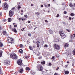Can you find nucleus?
<instances>
[{
    "instance_id": "obj_1",
    "label": "nucleus",
    "mask_w": 75,
    "mask_h": 75,
    "mask_svg": "<svg viewBox=\"0 0 75 75\" xmlns=\"http://www.w3.org/2000/svg\"><path fill=\"white\" fill-rule=\"evenodd\" d=\"M10 57L14 60H16V59H17V58H18V56L16 55V54L14 53L10 55Z\"/></svg>"
},
{
    "instance_id": "obj_2",
    "label": "nucleus",
    "mask_w": 75,
    "mask_h": 75,
    "mask_svg": "<svg viewBox=\"0 0 75 75\" xmlns=\"http://www.w3.org/2000/svg\"><path fill=\"white\" fill-rule=\"evenodd\" d=\"M60 47L58 45H57L56 44H54V48L55 50H59Z\"/></svg>"
},
{
    "instance_id": "obj_3",
    "label": "nucleus",
    "mask_w": 75,
    "mask_h": 75,
    "mask_svg": "<svg viewBox=\"0 0 75 75\" xmlns=\"http://www.w3.org/2000/svg\"><path fill=\"white\" fill-rule=\"evenodd\" d=\"M60 35L62 38H64L65 37V35L63 32H61Z\"/></svg>"
},
{
    "instance_id": "obj_4",
    "label": "nucleus",
    "mask_w": 75,
    "mask_h": 75,
    "mask_svg": "<svg viewBox=\"0 0 75 75\" xmlns=\"http://www.w3.org/2000/svg\"><path fill=\"white\" fill-rule=\"evenodd\" d=\"M4 63L5 65L8 66V65H9V64L10 63V62L9 61H8V60H5Z\"/></svg>"
},
{
    "instance_id": "obj_5",
    "label": "nucleus",
    "mask_w": 75,
    "mask_h": 75,
    "mask_svg": "<svg viewBox=\"0 0 75 75\" xmlns=\"http://www.w3.org/2000/svg\"><path fill=\"white\" fill-rule=\"evenodd\" d=\"M13 12L11 11H10L9 12V16L10 17H12L13 16Z\"/></svg>"
},
{
    "instance_id": "obj_6",
    "label": "nucleus",
    "mask_w": 75,
    "mask_h": 75,
    "mask_svg": "<svg viewBox=\"0 0 75 75\" xmlns=\"http://www.w3.org/2000/svg\"><path fill=\"white\" fill-rule=\"evenodd\" d=\"M17 63L19 65H22V60H21L20 59L18 61H17Z\"/></svg>"
},
{
    "instance_id": "obj_7",
    "label": "nucleus",
    "mask_w": 75,
    "mask_h": 75,
    "mask_svg": "<svg viewBox=\"0 0 75 75\" xmlns=\"http://www.w3.org/2000/svg\"><path fill=\"white\" fill-rule=\"evenodd\" d=\"M4 6L6 9L5 10H7L8 9V5H7V4L6 3H4Z\"/></svg>"
},
{
    "instance_id": "obj_8",
    "label": "nucleus",
    "mask_w": 75,
    "mask_h": 75,
    "mask_svg": "<svg viewBox=\"0 0 75 75\" xmlns=\"http://www.w3.org/2000/svg\"><path fill=\"white\" fill-rule=\"evenodd\" d=\"M2 33L3 34V35H5V36H8V34H7V32H6V31H3Z\"/></svg>"
},
{
    "instance_id": "obj_9",
    "label": "nucleus",
    "mask_w": 75,
    "mask_h": 75,
    "mask_svg": "<svg viewBox=\"0 0 75 75\" xmlns=\"http://www.w3.org/2000/svg\"><path fill=\"white\" fill-rule=\"evenodd\" d=\"M8 41L9 43L13 42V39L12 38H10L8 39Z\"/></svg>"
},
{
    "instance_id": "obj_10",
    "label": "nucleus",
    "mask_w": 75,
    "mask_h": 75,
    "mask_svg": "<svg viewBox=\"0 0 75 75\" xmlns=\"http://www.w3.org/2000/svg\"><path fill=\"white\" fill-rule=\"evenodd\" d=\"M74 37H75V34H73V36L71 35L70 36V38L72 40H73V39H74Z\"/></svg>"
},
{
    "instance_id": "obj_11",
    "label": "nucleus",
    "mask_w": 75,
    "mask_h": 75,
    "mask_svg": "<svg viewBox=\"0 0 75 75\" xmlns=\"http://www.w3.org/2000/svg\"><path fill=\"white\" fill-rule=\"evenodd\" d=\"M12 30L13 31H14L15 33H17V31L16 29V28H12Z\"/></svg>"
},
{
    "instance_id": "obj_12",
    "label": "nucleus",
    "mask_w": 75,
    "mask_h": 75,
    "mask_svg": "<svg viewBox=\"0 0 75 75\" xmlns=\"http://www.w3.org/2000/svg\"><path fill=\"white\" fill-rule=\"evenodd\" d=\"M40 71H42L43 69V68H42V66H40Z\"/></svg>"
},
{
    "instance_id": "obj_13",
    "label": "nucleus",
    "mask_w": 75,
    "mask_h": 75,
    "mask_svg": "<svg viewBox=\"0 0 75 75\" xmlns=\"http://www.w3.org/2000/svg\"><path fill=\"white\" fill-rule=\"evenodd\" d=\"M19 72L20 73H23V69H21L19 70Z\"/></svg>"
},
{
    "instance_id": "obj_14",
    "label": "nucleus",
    "mask_w": 75,
    "mask_h": 75,
    "mask_svg": "<svg viewBox=\"0 0 75 75\" xmlns=\"http://www.w3.org/2000/svg\"><path fill=\"white\" fill-rule=\"evenodd\" d=\"M68 45H69L68 43H66L64 45L65 48H66V47H67L68 46Z\"/></svg>"
},
{
    "instance_id": "obj_15",
    "label": "nucleus",
    "mask_w": 75,
    "mask_h": 75,
    "mask_svg": "<svg viewBox=\"0 0 75 75\" xmlns=\"http://www.w3.org/2000/svg\"><path fill=\"white\" fill-rule=\"evenodd\" d=\"M3 43L2 42H0V47H3Z\"/></svg>"
},
{
    "instance_id": "obj_16",
    "label": "nucleus",
    "mask_w": 75,
    "mask_h": 75,
    "mask_svg": "<svg viewBox=\"0 0 75 75\" xmlns=\"http://www.w3.org/2000/svg\"><path fill=\"white\" fill-rule=\"evenodd\" d=\"M18 10H20V8H21V7L20 6V5H18Z\"/></svg>"
},
{
    "instance_id": "obj_17",
    "label": "nucleus",
    "mask_w": 75,
    "mask_h": 75,
    "mask_svg": "<svg viewBox=\"0 0 75 75\" xmlns=\"http://www.w3.org/2000/svg\"><path fill=\"white\" fill-rule=\"evenodd\" d=\"M70 16H75V14L73 13H71L70 14Z\"/></svg>"
},
{
    "instance_id": "obj_18",
    "label": "nucleus",
    "mask_w": 75,
    "mask_h": 75,
    "mask_svg": "<svg viewBox=\"0 0 75 75\" xmlns=\"http://www.w3.org/2000/svg\"><path fill=\"white\" fill-rule=\"evenodd\" d=\"M69 72L68 71H66L65 72V74H69Z\"/></svg>"
},
{
    "instance_id": "obj_19",
    "label": "nucleus",
    "mask_w": 75,
    "mask_h": 75,
    "mask_svg": "<svg viewBox=\"0 0 75 75\" xmlns=\"http://www.w3.org/2000/svg\"><path fill=\"white\" fill-rule=\"evenodd\" d=\"M19 52L20 53H23V50L22 49H20L19 50Z\"/></svg>"
},
{
    "instance_id": "obj_20",
    "label": "nucleus",
    "mask_w": 75,
    "mask_h": 75,
    "mask_svg": "<svg viewBox=\"0 0 75 75\" xmlns=\"http://www.w3.org/2000/svg\"><path fill=\"white\" fill-rule=\"evenodd\" d=\"M52 61H54L55 59V57L53 56L52 58Z\"/></svg>"
},
{
    "instance_id": "obj_21",
    "label": "nucleus",
    "mask_w": 75,
    "mask_h": 75,
    "mask_svg": "<svg viewBox=\"0 0 75 75\" xmlns=\"http://www.w3.org/2000/svg\"><path fill=\"white\" fill-rule=\"evenodd\" d=\"M41 64H42V65H44L45 64V61H44V62H41Z\"/></svg>"
},
{
    "instance_id": "obj_22",
    "label": "nucleus",
    "mask_w": 75,
    "mask_h": 75,
    "mask_svg": "<svg viewBox=\"0 0 75 75\" xmlns=\"http://www.w3.org/2000/svg\"><path fill=\"white\" fill-rule=\"evenodd\" d=\"M8 22H11V18H8Z\"/></svg>"
},
{
    "instance_id": "obj_23",
    "label": "nucleus",
    "mask_w": 75,
    "mask_h": 75,
    "mask_svg": "<svg viewBox=\"0 0 75 75\" xmlns=\"http://www.w3.org/2000/svg\"><path fill=\"white\" fill-rule=\"evenodd\" d=\"M0 74H2V71H1V67H0Z\"/></svg>"
},
{
    "instance_id": "obj_24",
    "label": "nucleus",
    "mask_w": 75,
    "mask_h": 75,
    "mask_svg": "<svg viewBox=\"0 0 75 75\" xmlns=\"http://www.w3.org/2000/svg\"><path fill=\"white\" fill-rule=\"evenodd\" d=\"M26 70H28V71H30V68H29V67H27L26 68Z\"/></svg>"
},
{
    "instance_id": "obj_25",
    "label": "nucleus",
    "mask_w": 75,
    "mask_h": 75,
    "mask_svg": "<svg viewBox=\"0 0 75 75\" xmlns=\"http://www.w3.org/2000/svg\"><path fill=\"white\" fill-rule=\"evenodd\" d=\"M20 47H21V48H23V47H24V46H23V45L22 44H21L20 45Z\"/></svg>"
},
{
    "instance_id": "obj_26",
    "label": "nucleus",
    "mask_w": 75,
    "mask_h": 75,
    "mask_svg": "<svg viewBox=\"0 0 75 75\" xmlns=\"http://www.w3.org/2000/svg\"><path fill=\"white\" fill-rule=\"evenodd\" d=\"M49 33L50 34H52V33H53V32H52V30H50L49 31Z\"/></svg>"
},
{
    "instance_id": "obj_27",
    "label": "nucleus",
    "mask_w": 75,
    "mask_h": 75,
    "mask_svg": "<svg viewBox=\"0 0 75 75\" xmlns=\"http://www.w3.org/2000/svg\"><path fill=\"white\" fill-rule=\"evenodd\" d=\"M45 54L47 55H48V53L46 52V51H45Z\"/></svg>"
},
{
    "instance_id": "obj_28",
    "label": "nucleus",
    "mask_w": 75,
    "mask_h": 75,
    "mask_svg": "<svg viewBox=\"0 0 75 75\" xmlns=\"http://www.w3.org/2000/svg\"><path fill=\"white\" fill-rule=\"evenodd\" d=\"M66 30L67 31H68V32H69V33L71 31V30H70L67 29Z\"/></svg>"
},
{
    "instance_id": "obj_29",
    "label": "nucleus",
    "mask_w": 75,
    "mask_h": 75,
    "mask_svg": "<svg viewBox=\"0 0 75 75\" xmlns=\"http://www.w3.org/2000/svg\"><path fill=\"white\" fill-rule=\"evenodd\" d=\"M1 55H2V53L1 52H0V57H1Z\"/></svg>"
},
{
    "instance_id": "obj_30",
    "label": "nucleus",
    "mask_w": 75,
    "mask_h": 75,
    "mask_svg": "<svg viewBox=\"0 0 75 75\" xmlns=\"http://www.w3.org/2000/svg\"><path fill=\"white\" fill-rule=\"evenodd\" d=\"M75 50H74V51H73V54L74 55H75Z\"/></svg>"
},
{
    "instance_id": "obj_31",
    "label": "nucleus",
    "mask_w": 75,
    "mask_h": 75,
    "mask_svg": "<svg viewBox=\"0 0 75 75\" xmlns=\"http://www.w3.org/2000/svg\"><path fill=\"white\" fill-rule=\"evenodd\" d=\"M44 6H45V7H47V4H44Z\"/></svg>"
},
{
    "instance_id": "obj_32",
    "label": "nucleus",
    "mask_w": 75,
    "mask_h": 75,
    "mask_svg": "<svg viewBox=\"0 0 75 75\" xmlns=\"http://www.w3.org/2000/svg\"><path fill=\"white\" fill-rule=\"evenodd\" d=\"M69 6L70 7H73V6L72 5V4H70L69 5Z\"/></svg>"
},
{
    "instance_id": "obj_33",
    "label": "nucleus",
    "mask_w": 75,
    "mask_h": 75,
    "mask_svg": "<svg viewBox=\"0 0 75 75\" xmlns=\"http://www.w3.org/2000/svg\"><path fill=\"white\" fill-rule=\"evenodd\" d=\"M21 12L22 13H21V15H23V11L22 10H21Z\"/></svg>"
},
{
    "instance_id": "obj_34",
    "label": "nucleus",
    "mask_w": 75,
    "mask_h": 75,
    "mask_svg": "<svg viewBox=\"0 0 75 75\" xmlns=\"http://www.w3.org/2000/svg\"><path fill=\"white\" fill-rule=\"evenodd\" d=\"M59 17V14H57L56 16V17Z\"/></svg>"
},
{
    "instance_id": "obj_35",
    "label": "nucleus",
    "mask_w": 75,
    "mask_h": 75,
    "mask_svg": "<svg viewBox=\"0 0 75 75\" xmlns=\"http://www.w3.org/2000/svg\"><path fill=\"white\" fill-rule=\"evenodd\" d=\"M45 47H48V45H45L44 46Z\"/></svg>"
},
{
    "instance_id": "obj_36",
    "label": "nucleus",
    "mask_w": 75,
    "mask_h": 75,
    "mask_svg": "<svg viewBox=\"0 0 75 75\" xmlns=\"http://www.w3.org/2000/svg\"><path fill=\"white\" fill-rule=\"evenodd\" d=\"M28 34V36H29V37H30L31 36V33H29Z\"/></svg>"
},
{
    "instance_id": "obj_37",
    "label": "nucleus",
    "mask_w": 75,
    "mask_h": 75,
    "mask_svg": "<svg viewBox=\"0 0 75 75\" xmlns=\"http://www.w3.org/2000/svg\"><path fill=\"white\" fill-rule=\"evenodd\" d=\"M36 43L38 44L40 43V42H39V41H37Z\"/></svg>"
},
{
    "instance_id": "obj_38",
    "label": "nucleus",
    "mask_w": 75,
    "mask_h": 75,
    "mask_svg": "<svg viewBox=\"0 0 75 75\" xmlns=\"http://www.w3.org/2000/svg\"><path fill=\"white\" fill-rule=\"evenodd\" d=\"M25 58H29V57L28 56H26L25 57Z\"/></svg>"
},
{
    "instance_id": "obj_39",
    "label": "nucleus",
    "mask_w": 75,
    "mask_h": 75,
    "mask_svg": "<svg viewBox=\"0 0 75 75\" xmlns=\"http://www.w3.org/2000/svg\"><path fill=\"white\" fill-rule=\"evenodd\" d=\"M35 14H38V15H39V14H40V13H39L38 12H37V13H35Z\"/></svg>"
},
{
    "instance_id": "obj_40",
    "label": "nucleus",
    "mask_w": 75,
    "mask_h": 75,
    "mask_svg": "<svg viewBox=\"0 0 75 75\" xmlns=\"http://www.w3.org/2000/svg\"><path fill=\"white\" fill-rule=\"evenodd\" d=\"M24 17H25V18H27V15H25L24 16Z\"/></svg>"
},
{
    "instance_id": "obj_41",
    "label": "nucleus",
    "mask_w": 75,
    "mask_h": 75,
    "mask_svg": "<svg viewBox=\"0 0 75 75\" xmlns=\"http://www.w3.org/2000/svg\"><path fill=\"white\" fill-rule=\"evenodd\" d=\"M29 48L30 50H33V49H32V48H31V47L30 46L29 47Z\"/></svg>"
},
{
    "instance_id": "obj_42",
    "label": "nucleus",
    "mask_w": 75,
    "mask_h": 75,
    "mask_svg": "<svg viewBox=\"0 0 75 75\" xmlns=\"http://www.w3.org/2000/svg\"><path fill=\"white\" fill-rule=\"evenodd\" d=\"M15 9V7H14L13 8H12V10H14Z\"/></svg>"
},
{
    "instance_id": "obj_43",
    "label": "nucleus",
    "mask_w": 75,
    "mask_h": 75,
    "mask_svg": "<svg viewBox=\"0 0 75 75\" xmlns=\"http://www.w3.org/2000/svg\"><path fill=\"white\" fill-rule=\"evenodd\" d=\"M0 16H2V14L0 12Z\"/></svg>"
},
{
    "instance_id": "obj_44",
    "label": "nucleus",
    "mask_w": 75,
    "mask_h": 75,
    "mask_svg": "<svg viewBox=\"0 0 75 75\" xmlns=\"http://www.w3.org/2000/svg\"><path fill=\"white\" fill-rule=\"evenodd\" d=\"M37 45V47H40V45H39V44H38Z\"/></svg>"
},
{
    "instance_id": "obj_45",
    "label": "nucleus",
    "mask_w": 75,
    "mask_h": 75,
    "mask_svg": "<svg viewBox=\"0 0 75 75\" xmlns=\"http://www.w3.org/2000/svg\"><path fill=\"white\" fill-rule=\"evenodd\" d=\"M58 69H59V67H57L56 70H58Z\"/></svg>"
},
{
    "instance_id": "obj_46",
    "label": "nucleus",
    "mask_w": 75,
    "mask_h": 75,
    "mask_svg": "<svg viewBox=\"0 0 75 75\" xmlns=\"http://www.w3.org/2000/svg\"><path fill=\"white\" fill-rule=\"evenodd\" d=\"M69 20H71V19H72V18H71V17H69Z\"/></svg>"
},
{
    "instance_id": "obj_47",
    "label": "nucleus",
    "mask_w": 75,
    "mask_h": 75,
    "mask_svg": "<svg viewBox=\"0 0 75 75\" xmlns=\"http://www.w3.org/2000/svg\"><path fill=\"white\" fill-rule=\"evenodd\" d=\"M49 65H50V66H51V65H52L51 63H49Z\"/></svg>"
},
{
    "instance_id": "obj_48",
    "label": "nucleus",
    "mask_w": 75,
    "mask_h": 75,
    "mask_svg": "<svg viewBox=\"0 0 75 75\" xmlns=\"http://www.w3.org/2000/svg\"><path fill=\"white\" fill-rule=\"evenodd\" d=\"M66 13H67V12H66V11H64V14H66Z\"/></svg>"
},
{
    "instance_id": "obj_49",
    "label": "nucleus",
    "mask_w": 75,
    "mask_h": 75,
    "mask_svg": "<svg viewBox=\"0 0 75 75\" xmlns=\"http://www.w3.org/2000/svg\"><path fill=\"white\" fill-rule=\"evenodd\" d=\"M41 7H44V6H43L42 5H41Z\"/></svg>"
},
{
    "instance_id": "obj_50",
    "label": "nucleus",
    "mask_w": 75,
    "mask_h": 75,
    "mask_svg": "<svg viewBox=\"0 0 75 75\" xmlns=\"http://www.w3.org/2000/svg\"><path fill=\"white\" fill-rule=\"evenodd\" d=\"M54 75H58V74H57L56 73H55Z\"/></svg>"
},
{
    "instance_id": "obj_51",
    "label": "nucleus",
    "mask_w": 75,
    "mask_h": 75,
    "mask_svg": "<svg viewBox=\"0 0 75 75\" xmlns=\"http://www.w3.org/2000/svg\"><path fill=\"white\" fill-rule=\"evenodd\" d=\"M50 6H51V5H50V4H49L48 5V7H50Z\"/></svg>"
},
{
    "instance_id": "obj_52",
    "label": "nucleus",
    "mask_w": 75,
    "mask_h": 75,
    "mask_svg": "<svg viewBox=\"0 0 75 75\" xmlns=\"http://www.w3.org/2000/svg\"><path fill=\"white\" fill-rule=\"evenodd\" d=\"M17 26L16 25H14V27H17Z\"/></svg>"
},
{
    "instance_id": "obj_53",
    "label": "nucleus",
    "mask_w": 75,
    "mask_h": 75,
    "mask_svg": "<svg viewBox=\"0 0 75 75\" xmlns=\"http://www.w3.org/2000/svg\"><path fill=\"white\" fill-rule=\"evenodd\" d=\"M31 6H34V4H31Z\"/></svg>"
},
{
    "instance_id": "obj_54",
    "label": "nucleus",
    "mask_w": 75,
    "mask_h": 75,
    "mask_svg": "<svg viewBox=\"0 0 75 75\" xmlns=\"http://www.w3.org/2000/svg\"><path fill=\"white\" fill-rule=\"evenodd\" d=\"M45 22H46V23H48V21H47V20H45Z\"/></svg>"
},
{
    "instance_id": "obj_55",
    "label": "nucleus",
    "mask_w": 75,
    "mask_h": 75,
    "mask_svg": "<svg viewBox=\"0 0 75 75\" xmlns=\"http://www.w3.org/2000/svg\"><path fill=\"white\" fill-rule=\"evenodd\" d=\"M1 29H2V28L1 26H0V30H1Z\"/></svg>"
},
{
    "instance_id": "obj_56",
    "label": "nucleus",
    "mask_w": 75,
    "mask_h": 75,
    "mask_svg": "<svg viewBox=\"0 0 75 75\" xmlns=\"http://www.w3.org/2000/svg\"><path fill=\"white\" fill-rule=\"evenodd\" d=\"M20 2H18L17 3V4L18 5V4H20Z\"/></svg>"
},
{
    "instance_id": "obj_57",
    "label": "nucleus",
    "mask_w": 75,
    "mask_h": 75,
    "mask_svg": "<svg viewBox=\"0 0 75 75\" xmlns=\"http://www.w3.org/2000/svg\"><path fill=\"white\" fill-rule=\"evenodd\" d=\"M18 20H22V19H21V18H19Z\"/></svg>"
},
{
    "instance_id": "obj_58",
    "label": "nucleus",
    "mask_w": 75,
    "mask_h": 75,
    "mask_svg": "<svg viewBox=\"0 0 75 75\" xmlns=\"http://www.w3.org/2000/svg\"><path fill=\"white\" fill-rule=\"evenodd\" d=\"M72 66L73 67H74V64H72Z\"/></svg>"
},
{
    "instance_id": "obj_59",
    "label": "nucleus",
    "mask_w": 75,
    "mask_h": 75,
    "mask_svg": "<svg viewBox=\"0 0 75 75\" xmlns=\"http://www.w3.org/2000/svg\"><path fill=\"white\" fill-rule=\"evenodd\" d=\"M31 23V22L30 21H28V23Z\"/></svg>"
},
{
    "instance_id": "obj_60",
    "label": "nucleus",
    "mask_w": 75,
    "mask_h": 75,
    "mask_svg": "<svg viewBox=\"0 0 75 75\" xmlns=\"http://www.w3.org/2000/svg\"><path fill=\"white\" fill-rule=\"evenodd\" d=\"M31 74L32 75H34V74L33 73H31Z\"/></svg>"
},
{
    "instance_id": "obj_61",
    "label": "nucleus",
    "mask_w": 75,
    "mask_h": 75,
    "mask_svg": "<svg viewBox=\"0 0 75 75\" xmlns=\"http://www.w3.org/2000/svg\"><path fill=\"white\" fill-rule=\"evenodd\" d=\"M6 21V20H4V22H5V21Z\"/></svg>"
},
{
    "instance_id": "obj_62",
    "label": "nucleus",
    "mask_w": 75,
    "mask_h": 75,
    "mask_svg": "<svg viewBox=\"0 0 75 75\" xmlns=\"http://www.w3.org/2000/svg\"><path fill=\"white\" fill-rule=\"evenodd\" d=\"M24 20V19H21V20L22 21H23V20Z\"/></svg>"
},
{
    "instance_id": "obj_63",
    "label": "nucleus",
    "mask_w": 75,
    "mask_h": 75,
    "mask_svg": "<svg viewBox=\"0 0 75 75\" xmlns=\"http://www.w3.org/2000/svg\"><path fill=\"white\" fill-rule=\"evenodd\" d=\"M67 63L69 64V62H67Z\"/></svg>"
},
{
    "instance_id": "obj_64",
    "label": "nucleus",
    "mask_w": 75,
    "mask_h": 75,
    "mask_svg": "<svg viewBox=\"0 0 75 75\" xmlns=\"http://www.w3.org/2000/svg\"><path fill=\"white\" fill-rule=\"evenodd\" d=\"M63 24H65V22H63Z\"/></svg>"
}]
</instances>
